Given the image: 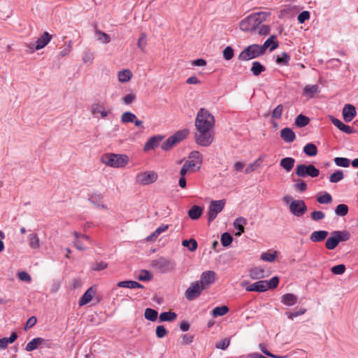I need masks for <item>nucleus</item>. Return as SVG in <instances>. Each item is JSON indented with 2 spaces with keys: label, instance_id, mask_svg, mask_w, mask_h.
<instances>
[{
  "label": "nucleus",
  "instance_id": "19",
  "mask_svg": "<svg viewBox=\"0 0 358 358\" xmlns=\"http://www.w3.org/2000/svg\"><path fill=\"white\" fill-rule=\"evenodd\" d=\"M103 195L99 192L92 194L89 197V201L94 206L103 209H107V206L102 203Z\"/></svg>",
  "mask_w": 358,
  "mask_h": 358
},
{
  "label": "nucleus",
  "instance_id": "46",
  "mask_svg": "<svg viewBox=\"0 0 358 358\" xmlns=\"http://www.w3.org/2000/svg\"><path fill=\"white\" fill-rule=\"evenodd\" d=\"M96 39L102 43H108L110 41V37L106 33L100 30H96Z\"/></svg>",
  "mask_w": 358,
  "mask_h": 358
},
{
  "label": "nucleus",
  "instance_id": "41",
  "mask_svg": "<svg viewBox=\"0 0 358 358\" xmlns=\"http://www.w3.org/2000/svg\"><path fill=\"white\" fill-rule=\"evenodd\" d=\"M182 245L187 247L190 252H194L197 249L198 244L195 239L190 238L189 240H183Z\"/></svg>",
  "mask_w": 358,
  "mask_h": 358
},
{
  "label": "nucleus",
  "instance_id": "16",
  "mask_svg": "<svg viewBox=\"0 0 358 358\" xmlns=\"http://www.w3.org/2000/svg\"><path fill=\"white\" fill-rule=\"evenodd\" d=\"M162 139L163 136L159 135L150 137L144 145V150L149 151L157 148Z\"/></svg>",
  "mask_w": 358,
  "mask_h": 358
},
{
  "label": "nucleus",
  "instance_id": "48",
  "mask_svg": "<svg viewBox=\"0 0 358 358\" xmlns=\"http://www.w3.org/2000/svg\"><path fill=\"white\" fill-rule=\"evenodd\" d=\"M344 178V174L343 171L337 170L336 172L333 173L329 176V181L332 183H336Z\"/></svg>",
  "mask_w": 358,
  "mask_h": 358
},
{
  "label": "nucleus",
  "instance_id": "2",
  "mask_svg": "<svg viewBox=\"0 0 358 358\" xmlns=\"http://www.w3.org/2000/svg\"><path fill=\"white\" fill-rule=\"evenodd\" d=\"M215 124L214 116L206 108H201L197 113L195 119V127L197 130L213 129Z\"/></svg>",
  "mask_w": 358,
  "mask_h": 358
},
{
  "label": "nucleus",
  "instance_id": "38",
  "mask_svg": "<svg viewBox=\"0 0 358 358\" xmlns=\"http://www.w3.org/2000/svg\"><path fill=\"white\" fill-rule=\"evenodd\" d=\"M309 122V117L302 114L299 115L295 119V124L299 128L307 126Z\"/></svg>",
  "mask_w": 358,
  "mask_h": 358
},
{
  "label": "nucleus",
  "instance_id": "49",
  "mask_svg": "<svg viewBox=\"0 0 358 358\" xmlns=\"http://www.w3.org/2000/svg\"><path fill=\"white\" fill-rule=\"evenodd\" d=\"M317 201L321 204L330 203L332 201V196L327 192H324L322 195L317 196Z\"/></svg>",
  "mask_w": 358,
  "mask_h": 358
},
{
  "label": "nucleus",
  "instance_id": "5",
  "mask_svg": "<svg viewBox=\"0 0 358 358\" xmlns=\"http://www.w3.org/2000/svg\"><path fill=\"white\" fill-rule=\"evenodd\" d=\"M262 55L264 53L260 48V45L252 44L241 52L238 59L241 61H248Z\"/></svg>",
  "mask_w": 358,
  "mask_h": 358
},
{
  "label": "nucleus",
  "instance_id": "55",
  "mask_svg": "<svg viewBox=\"0 0 358 358\" xmlns=\"http://www.w3.org/2000/svg\"><path fill=\"white\" fill-rule=\"evenodd\" d=\"M310 217L313 220L318 222L325 217V213L320 210H314L310 213Z\"/></svg>",
  "mask_w": 358,
  "mask_h": 358
},
{
  "label": "nucleus",
  "instance_id": "24",
  "mask_svg": "<svg viewBox=\"0 0 358 358\" xmlns=\"http://www.w3.org/2000/svg\"><path fill=\"white\" fill-rule=\"evenodd\" d=\"M245 290L248 292H266V287L264 285V280H259L251 285H248L245 287Z\"/></svg>",
  "mask_w": 358,
  "mask_h": 358
},
{
  "label": "nucleus",
  "instance_id": "14",
  "mask_svg": "<svg viewBox=\"0 0 358 358\" xmlns=\"http://www.w3.org/2000/svg\"><path fill=\"white\" fill-rule=\"evenodd\" d=\"M215 272L213 271H206L202 273L200 280L201 285H204L205 289L215 282Z\"/></svg>",
  "mask_w": 358,
  "mask_h": 358
},
{
  "label": "nucleus",
  "instance_id": "63",
  "mask_svg": "<svg viewBox=\"0 0 358 358\" xmlns=\"http://www.w3.org/2000/svg\"><path fill=\"white\" fill-rule=\"evenodd\" d=\"M310 13L307 10L302 11L297 16V20L300 24L303 23L305 21L310 18Z\"/></svg>",
  "mask_w": 358,
  "mask_h": 358
},
{
  "label": "nucleus",
  "instance_id": "59",
  "mask_svg": "<svg viewBox=\"0 0 358 358\" xmlns=\"http://www.w3.org/2000/svg\"><path fill=\"white\" fill-rule=\"evenodd\" d=\"M262 159L259 157L255 162L250 164L249 166L245 169V172L246 174H248L252 171H254L260 164Z\"/></svg>",
  "mask_w": 358,
  "mask_h": 358
},
{
  "label": "nucleus",
  "instance_id": "34",
  "mask_svg": "<svg viewBox=\"0 0 358 358\" xmlns=\"http://www.w3.org/2000/svg\"><path fill=\"white\" fill-rule=\"evenodd\" d=\"M290 61V56L288 53L283 52L277 55L275 62L279 65L288 66Z\"/></svg>",
  "mask_w": 358,
  "mask_h": 358
},
{
  "label": "nucleus",
  "instance_id": "35",
  "mask_svg": "<svg viewBox=\"0 0 358 358\" xmlns=\"http://www.w3.org/2000/svg\"><path fill=\"white\" fill-rule=\"evenodd\" d=\"M303 152L308 157H314L317 154L316 145L312 143H307L303 147Z\"/></svg>",
  "mask_w": 358,
  "mask_h": 358
},
{
  "label": "nucleus",
  "instance_id": "18",
  "mask_svg": "<svg viewBox=\"0 0 358 358\" xmlns=\"http://www.w3.org/2000/svg\"><path fill=\"white\" fill-rule=\"evenodd\" d=\"M52 36L48 32L45 31L36 41L35 49H42L45 48L51 41Z\"/></svg>",
  "mask_w": 358,
  "mask_h": 358
},
{
  "label": "nucleus",
  "instance_id": "27",
  "mask_svg": "<svg viewBox=\"0 0 358 358\" xmlns=\"http://www.w3.org/2000/svg\"><path fill=\"white\" fill-rule=\"evenodd\" d=\"M295 162V159L292 157H285L282 159L280 162V165L282 166L287 172H289L294 167Z\"/></svg>",
  "mask_w": 358,
  "mask_h": 358
},
{
  "label": "nucleus",
  "instance_id": "50",
  "mask_svg": "<svg viewBox=\"0 0 358 358\" xmlns=\"http://www.w3.org/2000/svg\"><path fill=\"white\" fill-rule=\"evenodd\" d=\"M220 241L224 247H228L232 243L233 237L229 233L224 232L221 235Z\"/></svg>",
  "mask_w": 358,
  "mask_h": 358
},
{
  "label": "nucleus",
  "instance_id": "23",
  "mask_svg": "<svg viewBox=\"0 0 358 358\" xmlns=\"http://www.w3.org/2000/svg\"><path fill=\"white\" fill-rule=\"evenodd\" d=\"M247 224V220L243 217H237L234 222V227L238 231L236 236H241L245 231L244 226Z\"/></svg>",
  "mask_w": 358,
  "mask_h": 358
},
{
  "label": "nucleus",
  "instance_id": "44",
  "mask_svg": "<svg viewBox=\"0 0 358 358\" xmlns=\"http://www.w3.org/2000/svg\"><path fill=\"white\" fill-rule=\"evenodd\" d=\"M229 311V308L227 306H217L213 311L212 315L216 317L218 316H223L227 314Z\"/></svg>",
  "mask_w": 358,
  "mask_h": 358
},
{
  "label": "nucleus",
  "instance_id": "10",
  "mask_svg": "<svg viewBox=\"0 0 358 358\" xmlns=\"http://www.w3.org/2000/svg\"><path fill=\"white\" fill-rule=\"evenodd\" d=\"M205 289L204 285H201V282L197 280L192 282L185 291V295L187 300L193 301L200 296L202 291Z\"/></svg>",
  "mask_w": 358,
  "mask_h": 358
},
{
  "label": "nucleus",
  "instance_id": "20",
  "mask_svg": "<svg viewBox=\"0 0 358 358\" xmlns=\"http://www.w3.org/2000/svg\"><path fill=\"white\" fill-rule=\"evenodd\" d=\"M280 136L286 143H292L295 138L296 135L294 132L289 127H285L280 131Z\"/></svg>",
  "mask_w": 358,
  "mask_h": 358
},
{
  "label": "nucleus",
  "instance_id": "36",
  "mask_svg": "<svg viewBox=\"0 0 358 358\" xmlns=\"http://www.w3.org/2000/svg\"><path fill=\"white\" fill-rule=\"evenodd\" d=\"M177 317V314L174 312L168 311L163 312L159 315V321L160 322H171L176 320Z\"/></svg>",
  "mask_w": 358,
  "mask_h": 358
},
{
  "label": "nucleus",
  "instance_id": "31",
  "mask_svg": "<svg viewBox=\"0 0 358 358\" xmlns=\"http://www.w3.org/2000/svg\"><path fill=\"white\" fill-rule=\"evenodd\" d=\"M28 241L31 248L36 250L40 248V239L36 234H30L28 236Z\"/></svg>",
  "mask_w": 358,
  "mask_h": 358
},
{
  "label": "nucleus",
  "instance_id": "32",
  "mask_svg": "<svg viewBox=\"0 0 358 358\" xmlns=\"http://www.w3.org/2000/svg\"><path fill=\"white\" fill-rule=\"evenodd\" d=\"M250 70L255 76H258L266 71V68L259 62L255 61L252 62Z\"/></svg>",
  "mask_w": 358,
  "mask_h": 358
},
{
  "label": "nucleus",
  "instance_id": "4",
  "mask_svg": "<svg viewBox=\"0 0 358 358\" xmlns=\"http://www.w3.org/2000/svg\"><path fill=\"white\" fill-rule=\"evenodd\" d=\"M151 266L159 270L161 273H165L173 271L176 268V262L169 258L160 257L151 262Z\"/></svg>",
  "mask_w": 358,
  "mask_h": 358
},
{
  "label": "nucleus",
  "instance_id": "1",
  "mask_svg": "<svg viewBox=\"0 0 358 358\" xmlns=\"http://www.w3.org/2000/svg\"><path fill=\"white\" fill-rule=\"evenodd\" d=\"M271 15L270 12H257L250 14L240 22V29L245 32L257 30L261 24Z\"/></svg>",
  "mask_w": 358,
  "mask_h": 358
},
{
  "label": "nucleus",
  "instance_id": "25",
  "mask_svg": "<svg viewBox=\"0 0 358 358\" xmlns=\"http://www.w3.org/2000/svg\"><path fill=\"white\" fill-rule=\"evenodd\" d=\"M95 294V291L92 287H90L82 296L79 301V306H84L88 303Z\"/></svg>",
  "mask_w": 358,
  "mask_h": 358
},
{
  "label": "nucleus",
  "instance_id": "26",
  "mask_svg": "<svg viewBox=\"0 0 358 358\" xmlns=\"http://www.w3.org/2000/svg\"><path fill=\"white\" fill-rule=\"evenodd\" d=\"M43 342V338L41 337L33 338L31 341H29L26 347L25 350L27 352L33 351L39 347H41V343Z\"/></svg>",
  "mask_w": 358,
  "mask_h": 358
},
{
  "label": "nucleus",
  "instance_id": "40",
  "mask_svg": "<svg viewBox=\"0 0 358 358\" xmlns=\"http://www.w3.org/2000/svg\"><path fill=\"white\" fill-rule=\"evenodd\" d=\"M339 242L336 235H331L329 238H328L325 243V247L328 250H334L338 245Z\"/></svg>",
  "mask_w": 358,
  "mask_h": 358
},
{
  "label": "nucleus",
  "instance_id": "7",
  "mask_svg": "<svg viewBox=\"0 0 358 358\" xmlns=\"http://www.w3.org/2000/svg\"><path fill=\"white\" fill-rule=\"evenodd\" d=\"M295 173L301 178H306L307 176L315 178L319 176L320 170L313 164L306 165L301 164L296 166Z\"/></svg>",
  "mask_w": 358,
  "mask_h": 358
},
{
  "label": "nucleus",
  "instance_id": "43",
  "mask_svg": "<svg viewBox=\"0 0 358 358\" xmlns=\"http://www.w3.org/2000/svg\"><path fill=\"white\" fill-rule=\"evenodd\" d=\"M348 206L346 204L341 203L336 207L334 212L337 216L343 217L348 213Z\"/></svg>",
  "mask_w": 358,
  "mask_h": 358
},
{
  "label": "nucleus",
  "instance_id": "37",
  "mask_svg": "<svg viewBox=\"0 0 358 358\" xmlns=\"http://www.w3.org/2000/svg\"><path fill=\"white\" fill-rule=\"evenodd\" d=\"M118 80L120 83H127L130 80L132 73L130 70L124 69L118 72Z\"/></svg>",
  "mask_w": 358,
  "mask_h": 358
},
{
  "label": "nucleus",
  "instance_id": "56",
  "mask_svg": "<svg viewBox=\"0 0 358 358\" xmlns=\"http://www.w3.org/2000/svg\"><path fill=\"white\" fill-rule=\"evenodd\" d=\"M152 278V275L147 270H141L138 279L141 281H149Z\"/></svg>",
  "mask_w": 358,
  "mask_h": 358
},
{
  "label": "nucleus",
  "instance_id": "6",
  "mask_svg": "<svg viewBox=\"0 0 358 358\" xmlns=\"http://www.w3.org/2000/svg\"><path fill=\"white\" fill-rule=\"evenodd\" d=\"M187 129L180 130L176 131L174 134L169 137L164 142L162 143L161 148L164 151L169 150L176 143H180L186 138L188 135Z\"/></svg>",
  "mask_w": 358,
  "mask_h": 358
},
{
  "label": "nucleus",
  "instance_id": "3",
  "mask_svg": "<svg viewBox=\"0 0 358 358\" xmlns=\"http://www.w3.org/2000/svg\"><path fill=\"white\" fill-rule=\"evenodd\" d=\"M101 161L110 167L122 168L127 164L129 157L125 155L107 153L102 156Z\"/></svg>",
  "mask_w": 358,
  "mask_h": 358
},
{
  "label": "nucleus",
  "instance_id": "9",
  "mask_svg": "<svg viewBox=\"0 0 358 358\" xmlns=\"http://www.w3.org/2000/svg\"><path fill=\"white\" fill-rule=\"evenodd\" d=\"M198 133L195 135L196 143L203 147L209 146L213 141L214 137L211 130H197Z\"/></svg>",
  "mask_w": 358,
  "mask_h": 358
},
{
  "label": "nucleus",
  "instance_id": "15",
  "mask_svg": "<svg viewBox=\"0 0 358 358\" xmlns=\"http://www.w3.org/2000/svg\"><path fill=\"white\" fill-rule=\"evenodd\" d=\"M357 111L355 107L350 103L345 104L343 108V119L346 122H351L356 116Z\"/></svg>",
  "mask_w": 358,
  "mask_h": 358
},
{
  "label": "nucleus",
  "instance_id": "52",
  "mask_svg": "<svg viewBox=\"0 0 358 358\" xmlns=\"http://www.w3.org/2000/svg\"><path fill=\"white\" fill-rule=\"evenodd\" d=\"M136 119V115L131 112H125L122 115L121 121L123 123L133 122Z\"/></svg>",
  "mask_w": 358,
  "mask_h": 358
},
{
  "label": "nucleus",
  "instance_id": "39",
  "mask_svg": "<svg viewBox=\"0 0 358 358\" xmlns=\"http://www.w3.org/2000/svg\"><path fill=\"white\" fill-rule=\"evenodd\" d=\"M158 313L155 309L147 308L145 310L144 317L146 320L154 322L157 319Z\"/></svg>",
  "mask_w": 358,
  "mask_h": 358
},
{
  "label": "nucleus",
  "instance_id": "17",
  "mask_svg": "<svg viewBox=\"0 0 358 358\" xmlns=\"http://www.w3.org/2000/svg\"><path fill=\"white\" fill-rule=\"evenodd\" d=\"M275 36L271 35L268 38L263 45H260V48L264 54L266 49L269 48L270 51H273L278 47V42L275 41Z\"/></svg>",
  "mask_w": 358,
  "mask_h": 358
},
{
  "label": "nucleus",
  "instance_id": "22",
  "mask_svg": "<svg viewBox=\"0 0 358 358\" xmlns=\"http://www.w3.org/2000/svg\"><path fill=\"white\" fill-rule=\"evenodd\" d=\"M297 296L292 293H287L281 296V303L287 306H292L297 303Z\"/></svg>",
  "mask_w": 358,
  "mask_h": 358
},
{
  "label": "nucleus",
  "instance_id": "45",
  "mask_svg": "<svg viewBox=\"0 0 358 358\" xmlns=\"http://www.w3.org/2000/svg\"><path fill=\"white\" fill-rule=\"evenodd\" d=\"M264 285L266 287V291H267L269 289H274L276 288L279 283V278L277 276H273L268 281L264 280Z\"/></svg>",
  "mask_w": 358,
  "mask_h": 358
},
{
  "label": "nucleus",
  "instance_id": "21",
  "mask_svg": "<svg viewBox=\"0 0 358 358\" xmlns=\"http://www.w3.org/2000/svg\"><path fill=\"white\" fill-rule=\"evenodd\" d=\"M329 233L327 231L320 230V231H314L310 236V240L314 243H320L323 241Z\"/></svg>",
  "mask_w": 358,
  "mask_h": 358
},
{
  "label": "nucleus",
  "instance_id": "60",
  "mask_svg": "<svg viewBox=\"0 0 358 358\" xmlns=\"http://www.w3.org/2000/svg\"><path fill=\"white\" fill-rule=\"evenodd\" d=\"M283 111V106L282 104L278 105L272 112V117L275 119H280L282 116Z\"/></svg>",
  "mask_w": 358,
  "mask_h": 358
},
{
  "label": "nucleus",
  "instance_id": "30",
  "mask_svg": "<svg viewBox=\"0 0 358 358\" xmlns=\"http://www.w3.org/2000/svg\"><path fill=\"white\" fill-rule=\"evenodd\" d=\"M331 235H336L339 243L347 241L351 237L350 233L347 230L334 231L331 232Z\"/></svg>",
  "mask_w": 358,
  "mask_h": 358
},
{
  "label": "nucleus",
  "instance_id": "57",
  "mask_svg": "<svg viewBox=\"0 0 358 358\" xmlns=\"http://www.w3.org/2000/svg\"><path fill=\"white\" fill-rule=\"evenodd\" d=\"M331 271L334 275H342L345 271V266L344 264H338L331 267Z\"/></svg>",
  "mask_w": 358,
  "mask_h": 358
},
{
  "label": "nucleus",
  "instance_id": "47",
  "mask_svg": "<svg viewBox=\"0 0 358 358\" xmlns=\"http://www.w3.org/2000/svg\"><path fill=\"white\" fill-rule=\"evenodd\" d=\"M295 182L294 185V189L300 192H304L307 189V184L301 179H293Z\"/></svg>",
  "mask_w": 358,
  "mask_h": 358
},
{
  "label": "nucleus",
  "instance_id": "54",
  "mask_svg": "<svg viewBox=\"0 0 358 358\" xmlns=\"http://www.w3.org/2000/svg\"><path fill=\"white\" fill-rule=\"evenodd\" d=\"M306 312V308H301L293 312H285V315L289 319L293 320L294 317L303 315Z\"/></svg>",
  "mask_w": 358,
  "mask_h": 358
},
{
  "label": "nucleus",
  "instance_id": "58",
  "mask_svg": "<svg viewBox=\"0 0 358 358\" xmlns=\"http://www.w3.org/2000/svg\"><path fill=\"white\" fill-rule=\"evenodd\" d=\"M234 55V50L231 46L226 47L223 50V57L226 60H230Z\"/></svg>",
  "mask_w": 358,
  "mask_h": 358
},
{
  "label": "nucleus",
  "instance_id": "53",
  "mask_svg": "<svg viewBox=\"0 0 358 358\" xmlns=\"http://www.w3.org/2000/svg\"><path fill=\"white\" fill-rule=\"evenodd\" d=\"M147 44V36L145 33H141L137 42V46L143 52L145 51V47Z\"/></svg>",
  "mask_w": 358,
  "mask_h": 358
},
{
  "label": "nucleus",
  "instance_id": "64",
  "mask_svg": "<svg viewBox=\"0 0 358 358\" xmlns=\"http://www.w3.org/2000/svg\"><path fill=\"white\" fill-rule=\"evenodd\" d=\"M271 27L268 25L263 24L259 26L257 32L260 36H266L270 33Z\"/></svg>",
  "mask_w": 358,
  "mask_h": 358
},
{
  "label": "nucleus",
  "instance_id": "62",
  "mask_svg": "<svg viewBox=\"0 0 358 358\" xmlns=\"http://www.w3.org/2000/svg\"><path fill=\"white\" fill-rule=\"evenodd\" d=\"M230 344V340L228 338H224L216 343L215 347L218 349L226 350Z\"/></svg>",
  "mask_w": 358,
  "mask_h": 358
},
{
  "label": "nucleus",
  "instance_id": "33",
  "mask_svg": "<svg viewBox=\"0 0 358 358\" xmlns=\"http://www.w3.org/2000/svg\"><path fill=\"white\" fill-rule=\"evenodd\" d=\"M92 113L93 115L98 113L101 114L102 118L106 117L108 115V112L105 110L104 106L100 103H94L92 106Z\"/></svg>",
  "mask_w": 358,
  "mask_h": 358
},
{
  "label": "nucleus",
  "instance_id": "12",
  "mask_svg": "<svg viewBox=\"0 0 358 358\" xmlns=\"http://www.w3.org/2000/svg\"><path fill=\"white\" fill-rule=\"evenodd\" d=\"M185 164L187 165L189 164L192 165L189 167L192 173H194L199 171L202 164V155L198 151H192L188 156V159L184 162Z\"/></svg>",
  "mask_w": 358,
  "mask_h": 358
},
{
  "label": "nucleus",
  "instance_id": "42",
  "mask_svg": "<svg viewBox=\"0 0 358 358\" xmlns=\"http://www.w3.org/2000/svg\"><path fill=\"white\" fill-rule=\"evenodd\" d=\"M264 271L259 268L255 267L250 271V276L252 279H259L264 277Z\"/></svg>",
  "mask_w": 358,
  "mask_h": 358
},
{
  "label": "nucleus",
  "instance_id": "51",
  "mask_svg": "<svg viewBox=\"0 0 358 358\" xmlns=\"http://www.w3.org/2000/svg\"><path fill=\"white\" fill-rule=\"evenodd\" d=\"M334 163L338 166L347 168L350 164V160L345 157H336L334 158Z\"/></svg>",
  "mask_w": 358,
  "mask_h": 358
},
{
  "label": "nucleus",
  "instance_id": "28",
  "mask_svg": "<svg viewBox=\"0 0 358 358\" xmlns=\"http://www.w3.org/2000/svg\"><path fill=\"white\" fill-rule=\"evenodd\" d=\"M203 212L201 206L194 205L188 210V215L192 220H198Z\"/></svg>",
  "mask_w": 358,
  "mask_h": 358
},
{
  "label": "nucleus",
  "instance_id": "11",
  "mask_svg": "<svg viewBox=\"0 0 358 358\" xmlns=\"http://www.w3.org/2000/svg\"><path fill=\"white\" fill-rule=\"evenodd\" d=\"M289 209L293 215L299 217L306 213L307 206L303 200H293L289 203Z\"/></svg>",
  "mask_w": 358,
  "mask_h": 358
},
{
  "label": "nucleus",
  "instance_id": "61",
  "mask_svg": "<svg viewBox=\"0 0 358 358\" xmlns=\"http://www.w3.org/2000/svg\"><path fill=\"white\" fill-rule=\"evenodd\" d=\"M156 336L159 338H164L167 334L168 331L163 325H159L156 327Z\"/></svg>",
  "mask_w": 358,
  "mask_h": 358
},
{
  "label": "nucleus",
  "instance_id": "29",
  "mask_svg": "<svg viewBox=\"0 0 358 358\" xmlns=\"http://www.w3.org/2000/svg\"><path fill=\"white\" fill-rule=\"evenodd\" d=\"M319 92V87L317 85H308L303 88V95L309 98L314 97L315 94Z\"/></svg>",
  "mask_w": 358,
  "mask_h": 358
},
{
  "label": "nucleus",
  "instance_id": "8",
  "mask_svg": "<svg viewBox=\"0 0 358 358\" xmlns=\"http://www.w3.org/2000/svg\"><path fill=\"white\" fill-rule=\"evenodd\" d=\"M225 199L212 201L208 207V221L210 224L224 208Z\"/></svg>",
  "mask_w": 358,
  "mask_h": 358
},
{
  "label": "nucleus",
  "instance_id": "13",
  "mask_svg": "<svg viewBox=\"0 0 358 358\" xmlns=\"http://www.w3.org/2000/svg\"><path fill=\"white\" fill-rule=\"evenodd\" d=\"M158 178V175L155 171H145L136 175V181L142 185H148L155 182Z\"/></svg>",
  "mask_w": 358,
  "mask_h": 358
}]
</instances>
